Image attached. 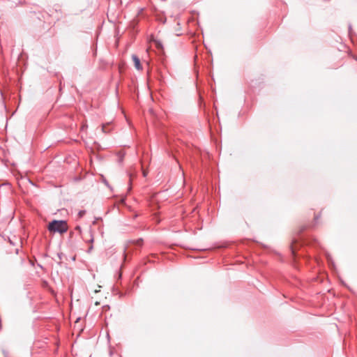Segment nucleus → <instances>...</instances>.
<instances>
[{
    "mask_svg": "<svg viewBox=\"0 0 357 357\" xmlns=\"http://www.w3.org/2000/svg\"><path fill=\"white\" fill-rule=\"evenodd\" d=\"M143 176L145 177L147 175V172L146 170H143Z\"/></svg>",
    "mask_w": 357,
    "mask_h": 357,
    "instance_id": "9",
    "label": "nucleus"
},
{
    "mask_svg": "<svg viewBox=\"0 0 357 357\" xmlns=\"http://www.w3.org/2000/svg\"><path fill=\"white\" fill-rule=\"evenodd\" d=\"M84 214V211H80V212L79 213V216H80V217H81V216H82Z\"/></svg>",
    "mask_w": 357,
    "mask_h": 357,
    "instance_id": "10",
    "label": "nucleus"
},
{
    "mask_svg": "<svg viewBox=\"0 0 357 357\" xmlns=\"http://www.w3.org/2000/svg\"><path fill=\"white\" fill-rule=\"evenodd\" d=\"M112 254V250L111 249H108L107 251H106V255H111Z\"/></svg>",
    "mask_w": 357,
    "mask_h": 357,
    "instance_id": "5",
    "label": "nucleus"
},
{
    "mask_svg": "<svg viewBox=\"0 0 357 357\" xmlns=\"http://www.w3.org/2000/svg\"><path fill=\"white\" fill-rule=\"evenodd\" d=\"M68 229L67 222L64 220H53L47 226V229L51 233L63 234L67 231Z\"/></svg>",
    "mask_w": 357,
    "mask_h": 357,
    "instance_id": "1",
    "label": "nucleus"
},
{
    "mask_svg": "<svg viewBox=\"0 0 357 357\" xmlns=\"http://www.w3.org/2000/svg\"><path fill=\"white\" fill-rule=\"evenodd\" d=\"M76 229H78V230H80V228L79 227H77Z\"/></svg>",
    "mask_w": 357,
    "mask_h": 357,
    "instance_id": "12",
    "label": "nucleus"
},
{
    "mask_svg": "<svg viewBox=\"0 0 357 357\" xmlns=\"http://www.w3.org/2000/svg\"><path fill=\"white\" fill-rule=\"evenodd\" d=\"M95 305H100V303L98 301H96V302H95Z\"/></svg>",
    "mask_w": 357,
    "mask_h": 357,
    "instance_id": "11",
    "label": "nucleus"
},
{
    "mask_svg": "<svg viewBox=\"0 0 357 357\" xmlns=\"http://www.w3.org/2000/svg\"><path fill=\"white\" fill-rule=\"evenodd\" d=\"M153 42L155 43V46H156V47L158 50H162L163 49L162 45V43L159 40H154Z\"/></svg>",
    "mask_w": 357,
    "mask_h": 357,
    "instance_id": "3",
    "label": "nucleus"
},
{
    "mask_svg": "<svg viewBox=\"0 0 357 357\" xmlns=\"http://www.w3.org/2000/svg\"><path fill=\"white\" fill-rule=\"evenodd\" d=\"M102 309L104 311H107L109 309V307L108 305H105L103 306Z\"/></svg>",
    "mask_w": 357,
    "mask_h": 357,
    "instance_id": "6",
    "label": "nucleus"
},
{
    "mask_svg": "<svg viewBox=\"0 0 357 357\" xmlns=\"http://www.w3.org/2000/svg\"><path fill=\"white\" fill-rule=\"evenodd\" d=\"M86 128H87V125L86 123H84L82 126V130H86Z\"/></svg>",
    "mask_w": 357,
    "mask_h": 357,
    "instance_id": "7",
    "label": "nucleus"
},
{
    "mask_svg": "<svg viewBox=\"0 0 357 357\" xmlns=\"http://www.w3.org/2000/svg\"><path fill=\"white\" fill-rule=\"evenodd\" d=\"M91 249H92V245H91V246L89 247V250H91Z\"/></svg>",
    "mask_w": 357,
    "mask_h": 357,
    "instance_id": "13",
    "label": "nucleus"
},
{
    "mask_svg": "<svg viewBox=\"0 0 357 357\" xmlns=\"http://www.w3.org/2000/svg\"><path fill=\"white\" fill-rule=\"evenodd\" d=\"M132 60L135 67L137 70H142V66L141 64L140 59H139V57L137 55H135V54L132 55Z\"/></svg>",
    "mask_w": 357,
    "mask_h": 357,
    "instance_id": "2",
    "label": "nucleus"
},
{
    "mask_svg": "<svg viewBox=\"0 0 357 357\" xmlns=\"http://www.w3.org/2000/svg\"><path fill=\"white\" fill-rule=\"evenodd\" d=\"M108 126V124H103L102 126V130L103 132L105 133H107V132H109V130H108L107 129V126Z\"/></svg>",
    "mask_w": 357,
    "mask_h": 357,
    "instance_id": "4",
    "label": "nucleus"
},
{
    "mask_svg": "<svg viewBox=\"0 0 357 357\" xmlns=\"http://www.w3.org/2000/svg\"><path fill=\"white\" fill-rule=\"evenodd\" d=\"M90 236L91 237V239L89 240L90 243H92L93 242V238L92 237V235L90 233Z\"/></svg>",
    "mask_w": 357,
    "mask_h": 357,
    "instance_id": "8",
    "label": "nucleus"
}]
</instances>
